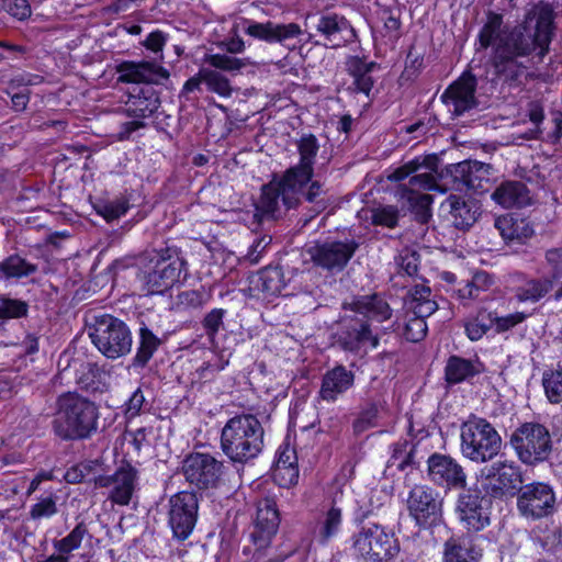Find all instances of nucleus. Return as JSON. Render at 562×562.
Here are the masks:
<instances>
[{
    "label": "nucleus",
    "mask_w": 562,
    "mask_h": 562,
    "mask_svg": "<svg viewBox=\"0 0 562 562\" xmlns=\"http://www.w3.org/2000/svg\"><path fill=\"white\" fill-rule=\"evenodd\" d=\"M89 336L99 351L109 359L125 356L132 348V334L128 327L111 315L97 317Z\"/></svg>",
    "instance_id": "obj_9"
},
{
    "label": "nucleus",
    "mask_w": 562,
    "mask_h": 562,
    "mask_svg": "<svg viewBox=\"0 0 562 562\" xmlns=\"http://www.w3.org/2000/svg\"><path fill=\"white\" fill-rule=\"evenodd\" d=\"M128 210L127 201L119 199L105 204L101 210L100 214L106 221H113L124 215Z\"/></svg>",
    "instance_id": "obj_56"
},
{
    "label": "nucleus",
    "mask_w": 562,
    "mask_h": 562,
    "mask_svg": "<svg viewBox=\"0 0 562 562\" xmlns=\"http://www.w3.org/2000/svg\"><path fill=\"white\" fill-rule=\"evenodd\" d=\"M305 200L310 203H314V207L316 212H322L326 209L327 199L326 191L323 189V186L318 181L311 182L306 192L303 193Z\"/></svg>",
    "instance_id": "obj_53"
},
{
    "label": "nucleus",
    "mask_w": 562,
    "mask_h": 562,
    "mask_svg": "<svg viewBox=\"0 0 562 562\" xmlns=\"http://www.w3.org/2000/svg\"><path fill=\"white\" fill-rule=\"evenodd\" d=\"M273 480L283 487H289L297 482L299 469L297 467H285L274 464L272 471Z\"/></svg>",
    "instance_id": "obj_55"
},
{
    "label": "nucleus",
    "mask_w": 562,
    "mask_h": 562,
    "mask_svg": "<svg viewBox=\"0 0 562 562\" xmlns=\"http://www.w3.org/2000/svg\"><path fill=\"white\" fill-rule=\"evenodd\" d=\"M438 310V304L434 300H427L424 303L411 304L409 311L412 315L426 319Z\"/></svg>",
    "instance_id": "obj_61"
},
{
    "label": "nucleus",
    "mask_w": 562,
    "mask_h": 562,
    "mask_svg": "<svg viewBox=\"0 0 562 562\" xmlns=\"http://www.w3.org/2000/svg\"><path fill=\"white\" fill-rule=\"evenodd\" d=\"M495 227L507 244H524L533 235V228L526 218L512 214L497 217Z\"/></svg>",
    "instance_id": "obj_31"
},
{
    "label": "nucleus",
    "mask_w": 562,
    "mask_h": 562,
    "mask_svg": "<svg viewBox=\"0 0 562 562\" xmlns=\"http://www.w3.org/2000/svg\"><path fill=\"white\" fill-rule=\"evenodd\" d=\"M159 103V98L153 88H142L137 93L130 94L125 113L130 117L143 121L157 111Z\"/></svg>",
    "instance_id": "obj_32"
},
{
    "label": "nucleus",
    "mask_w": 562,
    "mask_h": 562,
    "mask_svg": "<svg viewBox=\"0 0 562 562\" xmlns=\"http://www.w3.org/2000/svg\"><path fill=\"white\" fill-rule=\"evenodd\" d=\"M272 238L269 235H263L259 238H257L252 245L250 246L248 252H247V259L251 263H258L262 254L267 249V247L270 245Z\"/></svg>",
    "instance_id": "obj_59"
},
{
    "label": "nucleus",
    "mask_w": 562,
    "mask_h": 562,
    "mask_svg": "<svg viewBox=\"0 0 562 562\" xmlns=\"http://www.w3.org/2000/svg\"><path fill=\"white\" fill-rule=\"evenodd\" d=\"M184 270L186 261L182 258L151 251L142 259L137 279L143 292L160 294L176 284Z\"/></svg>",
    "instance_id": "obj_6"
},
{
    "label": "nucleus",
    "mask_w": 562,
    "mask_h": 562,
    "mask_svg": "<svg viewBox=\"0 0 562 562\" xmlns=\"http://www.w3.org/2000/svg\"><path fill=\"white\" fill-rule=\"evenodd\" d=\"M204 63L210 65L214 70L220 69L228 72H237L246 66L250 65L249 59L231 57L225 54H209L204 56Z\"/></svg>",
    "instance_id": "obj_44"
},
{
    "label": "nucleus",
    "mask_w": 562,
    "mask_h": 562,
    "mask_svg": "<svg viewBox=\"0 0 562 562\" xmlns=\"http://www.w3.org/2000/svg\"><path fill=\"white\" fill-rule=\"evenodd\" d=\"M490 166L480 161L464 160L453 165L450 169L454 182L467 189H482V181L487 180Z\"/></svg>",
    "instance_id": "obj_30"
},
{
    "label": "nucleus",
    "mask_w": 562,
    "mask_h": 562,
    "mask_svg": "<svg viewBox=\"0 0 562 562\" xmlns=\"http://www.w3.org/2000/svg\"><path fill=\"white\" fill-rule=\"evenodd\" d=\"M553 35V10L549 3L533 5L522 23L504 25L503 15L488 12L479 32L481 48H492L491 64L496 79L508 86H518L527 77L530 56L538 50L543 58Z\"/></svg>",
    "instance_id": "obj_1"
},
{
    "label": "nucleus",
    "mask_w": 562,
    "mask_h": 562,
    "mask_svg": "<svg viewBox=\"0 0 562 562\" xmlns=\"http://www.w3.org/2000/svg\"><path fill=\"white\" fill-rule=\"evenodd\" d=\"M315 27L331 46H340L353 35V30L347 19L335 13L319 16Z\"/></svg>",
    "instance_id": "obj_27"
},
{
    "label": "nucleus",
    "mask_w": 562,
    "mask_h": 562,
    "mask_svg": "<svg viewBox=\"0 0 562 562\" xmlns=\"http://www.w3.org/2000/svg\"><path fill=\"white\" fill-rule=\"evenodd\" d=\"M357 313L353 317H344L337 333V342L346 351L360 352L379 345L378 336L373 335L366 317L378 322L386 321L392 315L389 303L378 294L362 296L351 303Z\"/></svg>",
    "instance_id": "obj_2"
},
{
    "label": "nucleus",
    "mask_w": 562,
    "mask_h": 562,
    "mask_svg": "<svg viewBox=\"0 0 562 562\" xmlns=\"http://www.w3.org/2000/svg\"><path fill=\"white\" fill-rule=\"evenodd\" d=\"M352 548L355 554L366 562H387L400 552L394 533L375 524L362 527L353 536Z\"/></svg>",
    "instance_id": "obj_7"
},
{
    "label": "nucleus",
    "mask_w": 562,
    "mask_h": 562,
    "mask_svg": "<svg viewBox=\"0 0 562 562\" xmlns=\"http://www.w3.org/2000/svg\"><path fill=\"white\" fill-rule=\"evenodd\" d=\"M86 533V526L82 522L78 524L68 536L55 542L56 550L65 554L72 552L80 547Z\"/></svg>",
    "instance_id": "obj_47"
},
{
    "label": "nucleus",
    "mask_w": 562,
    "mask_h": 562,
    "mask_svg": "<svg viewBox=\"0 0 562 562\" xmlns=\"http://www.w3.org/2000/svg\"><path fill=\"white\" fill-rule=\"evenodd\" d=\"M475 293L476 299H480L482 292H486L493 285L494 280L492 276L485 271H479L473 274L472 279L468 282Z\"/></svg>",
    "instance_id": "obj_57"
},
{
    "label": "nucleus",
    "mask_w": 562,
    "mask_h": 562,
    "mask_svg": "<svg viewBox=\"0 0 562 562\" xmlns=\"http://www.w3.org/2000/svg\"><path fill=\"white\" fill-rule=\"evenodd\" d=\"M353 381L355 375L351 371L344 366H336L324 374L319 396L324 401L335 402L353 385Z\"/></svg>",
    "instance_id": "obj_29"
},
{
    "label": "nucleus",
    "mask_w": 562,
    "mask_h": 562,
    "mask_svg": "<svg viewBox=\"0 0 562 562\" xmlns=\"http://www.w3.org/2000/svg\"><path fill=\"white\" fill-rule=\"evenodd\" d=\"M407 507L420 527L436 526L441 521L442 503L439 494L426 485H416L409 492Z\"/></svg>",
    "instance_id": "obj_15"
},
{
    "label": "nucleus",
    "mask_w": 562,
    "mask_h": 562,
    "mask_svg": "<svg viewBox=\"0 0 562 562\" xmlns=\"http://www.w3.org/2000/svg\"><path fill=\"white\" fill-rule=\"evenodd\" d=\"M437 170L436 156H420L396 168L387 178L391 181H402L409 177L408 183L404 184V190L414 194L420 190H440L437 184Z\"/></svg>",
    "instance_id": "obj_11"
},
{
    "label": "nucleus",
    "mask_w": 562,
    "mask_h": 562,
    "mask_svg": "<svg viewBox=\"0 0 562 562\" xmlns=\"http://www.w3.org/2000/svg\"><path fill=\"white\" fill-rule=\"evenodd\" d=\"M341 496L336 495L329 507L324 510L323 518L319 520L318 527V538L322 543H326L333 537H335L341 527L342 524V507H341Z\"/></svg>",
    "instance_id": "obj_34"
},
{
    "label": "nucleus",
    "mask_w": 562,
    "mask_h": 562,
    "mask_svg": "<svg viewBox=\"0 0 562 562\" xmlns=\"http://www.w3.org/2000/svg\"><path fill=\"white\" fill-rule=\"evenodd\" d=\"M426 334H427V324H426L425 319H423L418 316H415V315H412L411 317H408V319L405 324L404 333H403L404 337L408 341L417 342V341L424 339Z\"/></svg>",
    "instance_id": "obj_49"
},
{
    "label": "nucleus",
    "mask_w": 562,
    "mask_h": 562,
    "mask_svg": "<svg viewBox=\"0 0 562 562\" xmlns=\"http://www.w3.org/2000/svg\"><path fill=\"white\" fill-rule=\"evenodd\" d=\"M119 81L124 83H161L169 78V71L151 61H123L117 68Z\"/></svg>",
    "instance_id": "obj_23"
},
{
    "label": "nucleus",
    "mask_w": 562,
    "mask_h": 562,
    "mask_svg": "<svg viewBox=\"0 0 562 562\" xmlns=\"http://www.w3.org/2000/svg\"><path fill=\"white\" fill-rule=\"evenodd\" d=\"M165 44L166 35L161 31L151 32L144 41L145 47L154 53L162 50Z\"/></svg>",
    "instance_id": "obj_64"
},
{
    "label": "nucleus",
    "mask_w": 562,
    "mask_h": 562,
    "mask_svg": "<svg viewBox=\"0 0 562 562\" xmlns=\"http://www.w3.org/2000/svg\"><path fill=\"white\" fill-rule=\"evenodd\" d=\"M518 459L528 465L546 461L552 450L549 430L538 423H524L510 435L509 440Z\"/></svg>",
    "instance_id": "obj_8"
},
{
    "label": "nucleus",
    "mask_w": 562,
    "mask_h": 562,
    "mask_svg": "<svg viewBox=\"0 0 562 562\" xmlns=\"http://www.w3.org/2000/svg\"><path fill=\"white\" fill-rule=\"evenodd\" d=\"M201 77L204 79V85L209 91L223 98H229L232 95L233 89L229 80L221 72L207 67H202Z\"/></svg>",
    "instance_id": "obj_43"
},
{
    "label": "nucleus",
    "mask_w": 562,
    "mask_h": 562,
    "mask_svg": "<svg viewBox=\"0 0 562 562\" xmlns=\"http://www.w3.org/2000/svg\"><path fill=\"white\" fill-rule=\"evenodd\" d=\"M397 265L407 276H415L418 271L419 255L414 249L404 248L397 257Z\"/></svg>",
    "instance_id": "obj_52"
},
{
    "label": "nucleus",
    "mask_w": 562,
    "mask_h": 562,
    "mask_svg": "<svg viewBox=\"0 0 562 562\" xmlns=\"http://www.w3.org/2000/svg\"><path fill=\"white\" fill-rule=\"evenodd\" d=\"M442 205L448 206L452 224L459 229L469 228L476 221V210L460 196L450 195Z\"/></svg>",
    "instance_id": "obj_39"
},
{
    "label": "nucleus",
    "mask_w": 562,
    "mask_h": 562,
    "mask_svg": "<svg viewBox=\"0 0 562 562\" xmlns=\"http://www.w3.org/2000/svg\"><path fill=\"white\" fill-rule=\"evenodd\" d=\"M495 203L504 209L525 207L532 203L528 187L521 181H504L492 193Z\"/></svg>",
    "instance_id": "obj_28"
},
{
    "label": "nucleus",
    "mask_w": 562,
    "mask_h": 562,
    "mask_svg": "<svg viewBox=\"0 0 562 562\" xmlns=\"http://www.w3.org/2000/svg\"><path fill=\"white\" fill-rule=\"evenodd\" d=\"M91 469L90 463H80L69 469L65 474V480L70 484H77L85 481L87 472Z\"/></svg>",
    "instance_id": "obj_62"
},
{
    "label": "nucleus",
    "mask_w": 562,
    "mask_h": 562,
    "mask_svg": "<svg viewBox=\"0 0 562 562\" xmlns=\"http://www.w3.org/2000/svg\"><path fill=\"white\" fill-rule=\"evenodd\" d=\"M145 403V396L140 389H137L128 398L125 407V415L130 418L139 414Z\"/></svg>",
    "instance_id": "obj_60"
},
{
    "label": "nucleus",
    "mask_w": 562,
    "mask_h": 562,
    "mask_svg": "<svg viewBox=\"0 0 562 562\" xmlns=\"http://www.w3.org/2000/svg\"><path fill=\"white\" fill-rule=\"evenodd\" d=\"M480 540V537L448 539L443 547V562H480L483 552Z\"/></svg>",
    "instance_id": "obj_25"
},
{
    "label": "nucleus",
    "mask_w": 562,
    "mask_h": 562,
    "mask_svg": "<svg viewBox=\"0 0 562 562\" xmlns=\"http://www.w3.org/2000/svg\"><path fill=\"white\" fill-rule=\"evenodd\" d=\"M169 526L173 537L186 540L192 533L196 522L198 499L193 493L181 492L169 501Z\"/></svg>",
    "instance_id": "obj_16"
},
{
    "label": "nucleus",
    "mask_w": 562,
    "mask_h": 562,
    "mask_svg": "<svg viewBox=\"0 0 562 562\" xmlns=\"http://www.w3.org/2000/svg\"><path fill=\"white\" fill-rule=\"evenodd\" d=\"M481 371L480 361L451 356L447 360L445 376L448 383L457 384L477 375Z\"/></svg>",
    "instance_id": "obj_33"
},
{
    "label": "nucleus",
    "mask_w": 562,
    "mask_h": 562,
    "mask_svg": "<svg viewBox=\"0 0 562 562\" xmlns=\"http://www.w3.org/2000/svg\"><path fill=\"white\" fill-rule=\"evenodd\" d=\"M225 465L209 453H191L182 465L186 480L199 490L214 488L221 482Z\"/></svg>",
    "instance_id": "obj_13"
},
{
    "label": "nucleus",
    "mask_w": 562,
    "mask_h": 562,
    "mask_svg": "<svg viewBox=\"0 0 562 562\" xmlns=\"http://www.w3.org/2000/svg\"><path fill=\"white\" fill-rule=\"evenodd\" d=\"M483 490L495 498L515 495L522 486L524 477L520 467L513 460H496L484 465L476 474Z\"/></svg>",
    "instance_id": "obj_10"
},
{
    "label": "nucleus",
    "mask_w": 562,
    "mask_h": 562,
    "mask_svg": "<svg viewBox=\"0 0 562 562\" xmlns=\"http://www.w3.org/2000/svg\"><path fill=\"white\" fill-rule=\"evenodd\" d=\"M528 316L524 312H515L505 316H498L496 312H493V326H495L496 333H505L525 322Z\"/></svg>",
    "instance_id": "obj_48"
},
{
    "label": "nucleus",
    "mask_w": 562,
    "mask_h": 562,
    "mask_svg": "<svg viewBox=\"0 0 562 562\" xmlns=\"http://www.w3.org/2000/svg\"><path fill=\"white\" fill-rule=\"evenodd\" d=\"M479 494L463 493L459 497L458 509L461 521L469 530L479 531L488 525L490 519Z\"/></svg>",
    "instance_id": "obj_24"
},
{
    "label": "nucleus",
    "mask_w": 562,
    "mask_h": 562,
    "mask_svg": "<svg viewBox=\"0 0 562 562\" xmlns=\"http://www.w3.org/2000/svg\"><path fill=\"white\" fill-rule=\"evenodd\" d=\"M8 12L19 20H23L30 15V5L26 0H10L7 3Z\"/></svg>",
    "instance_id": "obj_63"
},
{
    "label": "nucleus",
    "mask_w": 562,
    "mask_h": 562,
    "mask_svg": "<svg viewBox=\"0 0 562 562\" xmlns=\"http://www.w3.org/2000/svg\"><path fill=\"white\" fill-rule=\"evenodd\" d=\"M555 495L551 486L544 483H529L519 488L517 509L528 520H537L553 514Z\"/></svg>",
    "instance_id": "obj_12"
},
{
    "label": "nucleus",
    "mask_w": 562,
    "mask_h": 562,
    "mask_svg": "<svg viewBox=\"0 0 562 562\" xmlns=\"http://www.w3.org/2000/svg\"><path fill=\"white\" fill-rule=\"evenodd\" d=\"M37 270V266L19 255H10L0 261V280L10 281L26 278Z\"/></svg>",
    "instance_id": "obj_37"
},
{
    "label": "nucleus",
    "mask_w": 562,
    "mask_h": 562,
    "mask_svg": "<svg viewBox=\"0 0 562 562\" xmlns=\"http://www.w3.org/2000/svg\"><path fill=\"white\" fill-rule=\"evenodd\" d=\"M57 513L56 499L53 496L43 497L35 503L30 515L33 519L49 518Z\"/></svg>",
    "instance_id": "obj_54"
},
{
    "label": "nucleus",
    "mask_w": 562,
    "mask_h": 562,
    "mask_svg": "<svg viewBox=\"0 0 562 562\" xmlns=\"http://www.w3.org/2000/svg\"><path fill=\"white\" fill-rule=\"evenodd\" d=\"M159 345V338H157L146 326L140 327L139 346L133 359V364L136 367H145L158 349Z\"/></svg>",
    "instance_id": "obj_40"
},
{
    "label": "nucleus",
    "mask_w": 562,
    "mask_h": 562,
    "mask_svg": "<svg viewBox=\"0 0 562 562\" xmlns=\"http://www.w3.org/2000/svg\"><path fill=\"white\" fill-rule=\"evenodd\" d=\"M263 428L250 414L227 420L221 432V448L233 462L245 463L255 459L263 447Z\"/></svg>",
    "instance_id": "obj_3"
},
{
    "label": "nucleus",
    "mask_w": 562,
    "mask_h": 562,
    "mask_svg": "<svg viewBox=\"0 0 562 562\" xmlns=\"http://www.w3.org/2000/svg\"><path fill=\"white\" fill-rule=\"evenodd\" d=\"M302 189L299 186H286L285 175L279 182H270L262 187V192L259 202L256 204V216L276 217L279 212L280 200L286 210L297 205L300 201V192Z\"/></svg>",
    "instance_id": "obj_18"
},
{
    "label": "nucleus",
    "mask_w": 562,
    "mask_h": 562,
    "mask_svg": "<svg viewBox=\"0 0 562 562\" xmlns=\"http://www.w3.org/2000/svg\"><path fill=\"white\" fill-rule=\"evenodd\" d=\"M476 85L475 76L464 72L445 90L440 99L450 113L459 116L475 106Z\"/></svg>",
    "instance_id": "obj_20"
},
{
    "label": "nucleus",
    "mask_w": 562,
    "mask_h": 562,
    "mask_svg": "<svg viewBox=\"0 0 562 562\" xmlns=\"http://www.w3.org/2000/svg\"><path fill=\"white\" fill-rule=\"evenodd\" d=\"M319 144L315 135L305 134L297 140L299 164L285 171L286 186H299L301 189L307 184L314 175V165Z\"/></svg>",
    "instance_id": "obj_19"
},
{
    "label": "nucleus",
    "mask_w": 562,
    "mask_h": 562,
    "mask_svg": "<svg viewBox=\"0 0 562 562\" xmlns=\"http://www.w3.org/2000/svg\"><path fill=\"white\" fill-rule=\"evenodd\" d=\"M503 440L495 427L484 418L470 417L460 427V452L467 460L484 464L501 452Z\"/></svg>",
    "instance_id": "obj_5"
},
{
    "label": "nucleus",
    "mask_w": 562,
    "mask_h": 562,
    "mask_svg": "<svg viewBox=\"0 0 562 562\" xmlns=\"http://www.w3.org/2000/svg\"><path fill=\"white\" fill-rule=\"evenodd\" d=\"M465 336L471 341L482 339L493 327V311L485 307L479 308L462 322Z\"/></svg>",
    "instance_id": "obj_35"
},
{
    "label": "nucleus",
    "mask_w": 562,
    "mask_h": 562,
    "mask_svg": "<svg viewBox=\"0 0 562 562\" xmlns=\"http://www.w3.org/2000/svg\"><path fill=\"white\" fill-rule=\"evenodd\" d=\"M256 286L266 296L279 294L284 286L281 270L278 268L263 269L259 273Z\"/></svg>",
    "instance_id": "obj_42"
},
{
    "label": "nucleus",
    "mask_w": 562,
    "mask_h": 562,
    "mask_svg": "<svg viewBox=\"0 0 562 562\" xmlns=\"http://www.w3.org/2000/svg\"><path fill=\"white\" fill-rule=\"evenodd\" d=\"M371 220L375 225L394 227L398 220V211L395 206L376 207L371 211Z\"/></svg>",
    "instance_id": "obj_50"
},
{
    "label": "nucleus",
    "mask_w": 562,
    "mask_h": 562,
    "mask_svg": "<svg viewBox=\"0 0 562 562\" xmlns=\"http://www.w3.org/2000/svg\"><path fill=\"white\" fill-rule=\"evenodd\" d=\"M375 67V63H366L359 57H351L347 61V69L353 78V85L356 86L357 91L367 95L369 94L373 86V79L370 74Z\"/></svg>",
    "instance_id": "obj_38"
},
{
    "label": "nucleus",
    "mask_w": 562,
    "mask_h": 562,
    "mask_svg": "<svg viewBox=\"0 0 562 562\" xmlns=\"http://www.w3.org/2000/svg\"><path fill=\"white\" fill-rule=\"evenodd\" d=\"M55 431L63 439H85L97 429L99 411L97 405L77 393H65L58 397Z\"/></svg>",
    "instance_id": "obj_4"
},
{
    "label": "nucleus",
    "mask_w": 562,
    "mask_h": 562,
    "mask_svg": "<svg viewBox=\"0 0 562 562\" xmlns=\"http://www.w3.org/2000/svg\"><path fill=\"white\" fill-rule=\"evenodd\" d=\"M542 384L551 403L559 404L562 402V369L546 372Z\"/></svg>",
    "instance_id": "obj_46"
},
{
    "label": "nucleus",
    "mask_w": 562,
    "mask_h": 562,
    "mask_svg": "<svg viewBox=\"0 0 562 562\" xmlns=\"http://www.w3.org/2000/svg\"><path fill=\"white\" fill-rule=\"evenodd\" d=\"M225 313L226 312L223 308H214L205 315L203 319V327L211 341L214 340L220 329L223 328V318Z\"/></svg>",
    "instance_id": "obj_51"
},
{
    "label": "nucleus",
    "mask_w": 562,
    "mask_h": 562,
    "mask_svg": "<svg viewBox=\"0 0 562 562\" xmlns=\"http://www.w3.org/2000/svg\"><path fill=\"white\" fill-rule=\"evenodd\" d=\"M29 304L20 299L0 296V319L22 318L27 316Z\"/></svg>",
    "instance_id": "obj_45"
},
{
    "label": "nucleus",
    "mask_w": 562,
    "mask_h": 562,
    "mask_svg": "<svg viewBox=\"0 0 562 562\" xmlns=\"http://www.w3.org/2000/svg\"><path fill=\"white\" fill-rule=\"evenodd\" d=\"M546 261L549 266L552 278L560 279L562 277V248H552L546 252Z\"/></svg>",
    "instance_id": "obj_58"
},
{
    "label": "nucleus",
    "mask_w": 562,
    "mask_h": 562,
    "mask_svg": "<svg viewBox=\"0 0 562 562\" xmlns=\"http://www.w3.org/2000/svg\"><path fill=\"white\" fill-rule=\"evenodd\" d=\"M245 33L268 43H282L301 34V27L296 23L277 24L271 21L266 23L248 22Z\"/></svg>",
    "instance_id": "obj_26"
},
{
    "label": "nucleus",
    "mask_w": 562,
    "mask_h": 562,
    "mask_svg": "<svg viewBox=\"0 0 562 562\" xmlns=\"http://www.w3.org/2000/svg\"><path fill=\"white\" fill-rule=\"evenodd\" d=\"M383 411L384 404L382 402L368 403L353 422L355 432L361 434L370 428L376 427L378 420Z\"/></svg>",
    "instance_id": "obj_41"
},
{
    "label": "nucleus",
    "mask_w": 562,
    "mask_h": 562,
    "mask_svg": "<svg viewBox=\"0 0 562 562\" xmlns=\"http://www.w3.org/2000/svg\"><path fill=\"white\" fill-rule=\"evenodd\" d=\"M553 288L549 279H528L515 288V299L519 303H537Z\"/></svg>",
    "instance_id": "obj_36"
},
{
    "label": "nucleus",
    "mask_w": 562,
    "mask_h": 562,
    "mask_svg": "<svg viewBox=\"0 0 562 562\" xmlns=\"http://www.w3.org/2000/svg\"><path fill=\"white\" fill-rule=\"evenodd\" d=\"M358 244L355 240H331L316 243L307 248L312 262L330 272L341 271L355 255Z\"/></svg>",
    "instance_id": "obj_14"
},
{
    "label": "nucleus",
    "mask_w": 562,
    "mask_h": 562,
    "mask_svg": "<svg viewBox=\"0 0 562 562\" xmlns=\"http://www.w3.org/2000/svg\"><path fill=\"white\" fill-rule=\"evenodd\" d=\"M428 475L431 481L447 487L463 488L467 474L462 465L448 454L434 453L428 458Z\"/></svg>",
    "instance_id": "obj_21"
},
{
    "label": "nucleus",
    "mask_w": 562,
    "mask_h": 562,
    "mask_svg": "<svg viewBox=\"0 0 562 562\" xmlns=\"http://www.w3.org/2000/svg\"><path fill=\"white\" fill-rule=\"evenodd\" d=\"M280 524L277 503L273 497H265L257 504L255 531L251 533L252 542L259 548L269 544Z\"/></svg>",
    "instance_id": "obj_22"
},
{
    "label": "nucleus",
    "mask_w": 562,
    "mask_h": 562,
    "mask_svg": "<svg viewBox=\"0 0 562 562\" xmlns=\"http://www.w3.org/2000/svg\"><path fill=\"white\" fill-rule=\"evenodd\" d=\"M138 481V471L130 463L122 464L111 475H99L94 479V484L99 487L110 488L108 498L117 505L126 506L130 504L136 490Z\"/></svg>",
    "instance_id": "obj_17"
}]
</instances>
